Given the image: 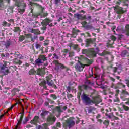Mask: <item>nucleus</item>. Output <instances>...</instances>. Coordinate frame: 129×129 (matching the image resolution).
I'll return each mask as SVG.
<instances>
[{
	"instance_id": "5fc2aeb1",
	"label": "nucleus",
	"mask_w": 129,
	"mask_h": 129,
	"mask_svg": "<svg viewBox=\"0 0 129 129\" xmlns=\"http://www.w3.org/2000/svg\"><path fill=\"white\" fill-rule=\"evenodd\" d=\"M49 40H46L44 41V43L43 44L44 46H48V45H49Z\"/></svg>"
},
{
	"instance_id": "de8ad7c7",
	"label": "nucleus",
	"mask_w": 129,
	"mask_h": 129,
	"mask_svg": "<svg viewBox=\"0 0 129 129\" xmlns=\"http://www.w3.org/2000/svg\"><path fill=\"white\" fill-rule=\"evenodd\" d=\"M110 39H111V40L113 41V42H114L115 41H116V37L114 35H111L110 36Z\"/></svg>"
},
{
	"instance_id": "2eb2a0df",
	"label": "nucleus",
	"mask_w": 129,
	"mask_h": 129,
	"mask_svg": "<svg viewBox=\"0 0 129 129\" xmlns=\"http://www.w3.org/2000/svg\"><path fill=\"white\" fill-rule=\"evenodd\" d=\"M79 32H80L79 30L73 28L72 30V34L69 35L72 38H76V36L78 35V33H79Z\"/></svg>"
},
{
	"instance_id": "5701e85b",
	"label": "nucleus",
	"mask_w": 129,
	"mask_h": 129,
	"mask_svg": "<svg viewBox=\"0 0 129 129\" xmlns=\"http://www.w3.org/2000/svg\"><path fill=\"white\" fill-rule=\"evenodd\" d=\"M36 129H49L48 128V124L44 123L42 124V125H38L36 126Z\"/></svg>"
},
{
	"instance_id": "69168bd1",
	"label": "nucleus",
	"mask_w": 129,
	"mask_h": 129,
	"mask_svg": "<svg viewBox=\"0 0 129 129\" xmlns=\"http://www.w3.org/2000/svg\"><path fill=\"white\" fill-rule=\"evenodd\" d=\"M77 42H79V43H82L83 41L82 39L80 38L77 39Z\"/></svg>"
},
{
	"instance_id": "7c9ffc66",
	"label": "nucleus",
	"mask_w": 129,
	"mask_h": 129,
	"mask_svg": "<svg viewBox=\"0 0 129 129\" xmlns=\"http://www.w3.org/2000/svg\"><path fill=\"white\" fill-rule=\"evenodd\" d=\"M23 115H21L20 117V118L19 120H18V123L17 126H16L15 129H18V125H19V124H21L22 123V121L23 120Z\"/></svg>"
},
{
	"instance_id": "aec40b11",
	"label": "nucleus",
	"mask_w": 129,
	"mask_h": 129,
	"mask_svg": "<svg viewBox=\"0 0 129 129\" xmlns=\"http://www.w3.org/2000/svg\"><path fill=\"white\" fill-rule=\"evenodd\" d=\"M36 73H37V75H40V76H43L45 73V71H44V69L38 68L36 71Z\"/></svg>"
},
{
	"instance_id": "a18cd8bd",
	"label": "nucleus",
	"mask_w": 129,
	"mask_h": 129,
	"mask_svg": "<svg viewBox=\"0 0 129 129\" xmlns=\"http://www.w3.org/2000/svg\"><path fill=\"white\" fill-rule=\"evenodd\" d=\"M123 108L124 110H125V111H128L129 110V107L127 106H125V105H123Z\"/></svg>"
},
{
	"instance_id": "cd10ccee",
	"label": "nucleus",
	"mask_w": 129,
	"mask_h": 129,
	"mask_svg": "<svg viewBox=\"0 0 129 129\" xmlns=\"http://www.w3.org/2000/svg\"><path fill=\"white\" fill-rule=\"evenodd\" d=\"M96 108L94 107L90 106V107L88 108L87 110L88 113H92V111H95Z\"/></svg>"
},
{
	"instance_id": "72a5a7b5",
	"label": "nucleus",
	"mask_w": 129,
	"mask_h": 129,
	"mask_svg": "<svg viewBox=\"0 0 129 129\" xmlns=\"http://www.w3.org/2000/svg\"><path fill=\"white\" fill-rule=\"evenodd\" d=\"M127 55H128V52L126 50H123L121 54L122 57H125L126 56H127Z\"/></svg>"
},
{
	"instance_id": "f8f14e48",
	"label": "nucleus",
	"mask_w": 129,
	"mask_h": 129,
	"mask_svg": "<svg viewBox=\"0 0 129 129\" xmlns=\"http://www.w3.org/2000/svg\"><path fill=\"white\" fill-rule=\"evenodd\" d=\"M11 0H0V10L3 11L5 9V4H10Z\"/></svg>"
},
{
	"instance_id": "4c0bfd02",
	"label": "nucleus",
	"mask_w": 129,
	"mask_h": 129,
	"mask_svg": "<svg viewBox=\"0 0 129 129\" xmlns=\"http://www.w3.org/2000/svg\"><path fill=\"white\" fill-rule=\"evenodd\" d=\"M74 17H75L76 18H77L79 19H83L82 15L77 13L74 14Z\"/></svg>"
},
{
	"instance_id": "4be33fe9",
	"label": "nucleus",
	"mask_w": 129,
	"mask_h": 129,
	"mask_svg": "<svg viewBox=\"0 0 129 129\" xmlns=\"http://www.w3.org/2000/svg\"><path fill=\"white\" fill-rule=\"evenodd\" d=\"M101 101V100L98 97H95L93 98L92 104V103L94 104H95V103H100V102Z\"/></svg>"
},
{
	"instance_id": "0e129e2a",
	"label": "nucleus",
	"mask_w": 129,
	"mask_h": 129,
	"mask_svg": "<svg viewBox=\"0 0 129 129\" xmlns=\"http://www.w3.org/2000/svg\"><path fill=\"white\" fill-rule=\"evenodd\" d=\"M44 40H45V37H44V36H40L39 37V41H44Z\"/></svg>"
},
{
	"instance_id": "09e8293b",
	"label": "nucleus",
	"mask_w": 129,
	"mask_h": 129,
	"mask_svg": "<svg viewBox=\"0 0 129 129\" xmlns=\"http://www.w3.org/2000/svg\"><path fill=\"white\" fill-rule=\"evenodd\" d=\"M50 97H52L54 100H56V99H57V96H56V95L55 94H51Z\"/></svg>"
},
{
	"instance_id": "b1692460",
	"label": "nucleus",
	"mask_w": 129,
	"mask_h": 129,
	"mask_svg": "<svg viewBox=\"0 0 129 129\" xmlns=\"http://www.w3.org/2000/svg\"><path fill=\"white\" fill-rule=\"evenodd\" d=\"M116 9L117 10V14H123L125 12L122 7H117Z\"/></svg>"
},
{
	"instance_id": "20e7f679",
	"label": "nucleus",
	"mask_w": 129,
	"mask_h": 129,
	"mask_svg": "<svg viewBox=\"0 0 129 129\" xmlns=\"http://www.w3.org/2000/svg\"><path fill=\"white\" fill-rule=\"evenodd\" d=\"M99 52V49L98 48H90L89 50L83 49L82 53L83 54L86 55L87 57H96V54H98Z\"/></svg>"
},
{
	"instance_id": "e2e57ef3",
	"label": "nucleus",
	"mask_w": 129,
	"mask_h": 129,
	"mask_svg": "<svg viewBox=\"0 0 129 129\" xmlns=\"http://www.w3.org/2000/svg\"><path fill=\"white\" fill-rule=\"evenodd\" d=\"M39 51H41V54H44V47H42L39 48Z\"/></svg>"
},
{
	"instance_id": "0eeeda50",
	"label": "nucleus",
	"mask_w": 129,
	"mask_h": 129,
	"mask_svg": "<svg viewBox=\"0 0 129 129\" xmlns=\"http://www.w3.org/2000/svg\"><path fill=\"white\" fill-rule=\"evenodd\" d=\"M45 61H47V57L45 55H40L39 57L35 60V65L41 66L44 63Z\"/></svg>"
},
{
	"instance_id": "9b49d317",
	"label": "nucleus",
	"mask_w": 129,
	"mask_h": 129,
	"mask_svg": "<svg viewBox=\"0 0 129 129\" xmlns=\"http://www.w3.org/2000/svg\"><path fill=\"white\" fill-rule=\"evenodd\" d=\"M30 123L34 125H37L38 123H40V117L38 116H35L33 119L31 120Z\"/></svg>"
},
{
	"instance_id": "dca6fc26",
	"label": "nucleus",
	"mask_w": 129,
	"mask_h": 129,
	"mask_svg": "<svg viewBox=\"0 0 129 129\" xmlns=\"http://www.w3.org/2000/svg\"><path fill=\"white\" fill-rule=\"evenodd\" d=\"M122 70V67L121 65H119L117 67L113 68V71L114 73L117 72L118 74H120Z\"/></svg>"
},
{
	"instance_id": "37998d69",
	"label": "nucleus",
	"mask_w": 129,
	"mask_h": 129,
	"mask_svg": "<svg viewBox=\"0 0 129 129\" xmlns=\"http://www.w3.org/2000/svg\"><path fill=\"white\" fill-rule=\"evenodd\" d=\"M38 36L37 35H35L33 37H31V41L34 42H35V40H37V39H38Z\"/></svg>"
},
{
	"instance_id": "f03ea898",
	"label": "nucleus",
	"mask_w": 129,
	"mask_h": 129,
	"mask_svg": "<svg viewBox=\"0 0 129 129\" xmlns=\"http://www.w3.org/2000/svg\"><path fill=\"white\" fill-rule=\"evenodd\" d=\"M40 83L39 85L40 86H43L44 88L45 89L47 88L46 84H47L49 86H51L55 88V89H57V86L54 84V81L51 80L50 76H47L46 77L45 80L42 79H39Z\"/></svg>"
},
{
	"instance_id": "e433bc0d",
	"label": "nucleus",
	"mask_w": 129,
	"mask_h": 129,
	"mask_svg": "<svg viewBox=\"0 0 129 129\" xmlns=\"http://www.w3.org/2000/svg\"><path fill=\"white\" fill-rule=\"evenodd\" d=\"M13 62L14 63H15V64H19V65H21V64H22V61L17 59V58H15L13 60Z\"/></svg>"
},
{
	"instance_id": "4d7b16f0",
	"label": "nucleus",
	"mask_w": 129,
	"mask_h": 129,
	"mask_svg": "<svg viewBox=\"0 0 129 129\" xmlns=\"http://www.w3.org/2000/svg\"><path fill=\"white\" fill-rule=\"evenodd\" d=\"M115 29H116V26H113L112 27V32H114V34L115 35H116V33H115Z\"/></svg>"
},
{
	"instance_id": "9d476101",
	"label": "nucleus",
	"mask_w": 129,
	"mask_h": 129,
	"mask_svg": "<svg viewBox=\"0 0 129 129\" xmlns=\"http://www.w3.org/2000/svg\"><path fill=\"white\" fill-rule=\"evenodd\" d=\"M55 62L56 65H58L59 67H60V68H61V69H66V72H67L68 74H70V72L71 71H70V69H69V68L64 66V64L59 63L58 61H55Z\"/></svg>"
},
{
	"instance_id": "4468645a",
	"label": "nucleus",
	"mask_w": 129,
	"mask_h": 129,
	"mask_svg": "<svg viewBox=\"0 0 129 129\" xmlns=\"http://www.w3.org/2000/svg\"><path fill=\"white\" fill-rule=\"evenodd\" d=\"M66 109H67V107H66V106H64L63 108H61V107L59 106H56L54 108V110H55V111H57V112L59 113V115H61L60 113L63 112V110H66Z\"/></svg>"
},
{
	"instance_id": "a878e982",
	"label": "nucleus",
	"mask_w": 129,
	"mask_h": 129,
	"mask_svg": "<svg viewBox=\"0 0 129 129\" xmlns=\"http://www.w3.org/2000/svg\"><path fill=\"white\" fill-rule=\"evenodd\" d=\"M32 2L31 3V5L32 6V7H33V6H37V7H39V6L36 5V4L37 3H37V2H40V3H43V0H31Z\"/></svg>"
},
{
	"instance_id": "c03bdc74",
	"label": "nucleus",
	"mask_w": 129,
	"mask_h": 129,
	"mask_svg": "<svg viewBox=\"0 0 129 129\" xmlns=\"http://www.w3.org/2000/svg\"><path fill=\"white\" fill-rule=\"evenodd\" d=\"M29 118L25 117L24 120L23 121V124H26L28 122V121H29Z\"/></svg>"
},
{
	"instance_id": "8fccbe9b",
	"label": "nucleus",
	"mask_w": 129,
	"mask_h": 129,
	"mask_svg": "<svg viewBox=\"0 0 129 129\" xmlns=\"http://www.w3.org/2000/svg\"><path fill=\"white\" fill-rule=\"evenodd\" d=\"M47 101H48V103H50L51 104H53L54 103V101L52 100L51 99L47 98Z\"/></svg>"
},
{
	"instance_id": "393cba45",
	"label": "nucleus",
	"mask_w": 129,
	"mask_h": 129,
	"mask_svg": "<svg viewBox=\"0 0 129 129\" xmlns=\"http://www.w3.org/2000/svg\"><path fill=\"white\" fill-rule=\"evenodd\" d=\"M14 13V7L11 6L8 8L7 9V14H9V15H13V13Z\"/></svg>"
},
{
	"instance_id": "473e14b6",
	"label": "nucleus",
	"mask_w": 129,
	"mask_h": 129,
	"mask_svg": "<svg viewBox=\"0 0 129 129\" xmlns=\"http://www.w3.org/2000/svg\"><path fill=\"white\" fill-rule=\"evenodd\" d=\"M52 22V20H49L48 19H45L43 21V22L44 23V25L47 26V25H49V23H51Z\"/></svg>"
},
{
	"instance_id": "58836bf2",
	"label": "nucleus",
	"mask_w": 129,
	"mask_h": 129,
	"mask_svg": "<svg viewBox=\"0 0 129 129\" xmlns=\"http://www.w3.org/2000/svg\"><path fill=\"white\" fill-rule=\"evenodd\" d=\"M126 35L129 36V24H127L125 26Z\"/></svg>"
},
{
	"instance_id": "ea45409f",
	"label": "nucleus",
	"mask_w": 129,
	"mask_h": 129,
	"mask_svg": "<svg viewBox=\"0 0 129 129\" xmlns=\"http://www.w3.org/2000/svg\"><path fill=\"white\" fill-rule=\"evenodd\" d=\"M17 14L18 15H22L23 14V13H24V12H25V10H23V9H18L17 10Z\"/></svg>"
},
{
	"instance_id": "bf43d9fd",
	"label": "nucleus",
	"mask_w": 129,
	"mask_h": 129,
	"mask_svg": "<svg viewBox=\"0 0 129 129\" xmlns=\"http://www.w3.org/2000/svg\"><path fill=\"white\" fill-rule=\"evenodd\" d=\"M61 0H54V4L55 5H58V4H60Z\"/></svg>"
},
{
	"instance_id": "1a4fd4ad",
	"label": "nucleus",
	"mask_w": 129,
	"mask_h": 129,
	"mask_svg": "<svg viewBox=\"0 0 129 129\" xmlns=\"http://www.w3.org/2000/svg\"><path fill=\"white\" fill-rule=\"evenodd\" d=\"M125 95H129V93L128 91H126L125 90H122V95L121 96V98L123 99L124 101L128 100L127 102H126L125 103V104H128L129 105V99L127 98H124V97Z\"/></svg>"
},
{
	"instance_id": "c756f323",
	"label": "nucleus",
	"mask_w": 129,
	"mask_h": 129,
	"mask_svg": "<svg viewBox=\"0 0 129 129\" xmlns=\"http://www.w3.org/2000/svg\"><path fill=\"white\" fill-rule=\"evenodd\" d=\"M87 86L85 85H83L82 86H79V90H80L81 91H82L83 90H86V89H87Z\"/></svg>"
},
{
	"instance_id": "603ef678",
	"label": "nucleus",
	"mask_w": 129,
	"mask_h": 129,
	"mask_svg": "<svg viewBox=\"0 0 129 129\" xmlns=\"http://www.w3.org/2000/svg\"><path fill=\"white\" fill-rule=\"evenodd\" d=\"M67 97H68V99H70V98H72L73 97V95H72V94H69L68 93Z\"/></svg>"
},
{
	"instance_id": "6e6d98bb",
	"label": "nucleus",
	"mask_w": 129,
	"mask_h": 129,
	"mask_svg": "<svg viewBox=\"0 0 129 129\" xmlns=\"http://www.w3.org/2000/svg\"><path fill=\"white\" fill-rule=\"evenodd\" d=\"M15 5L17 6V7H21V2H20V1H16Z\"/></svg>"
},
{
	"instance_id": "f3484780",
	"label": "nucleus",
	"mask_w": 129,
	"mask_h": 129,
	"mask_svg": "<svg viewBox=\"0 0 129 129\" xmlns=\"http://www.w3.org/2000/svg\"><path fill=\"white\" fill-rule=\"evenodd\" d=\"M70 47H71V48H73L74 50H75V51H77V53H79V52L80 51V48H79V46H78V44H74L73 43H70Z\"/></svg>"
},
{
	"instance_id": "f704fd0d",
	"label": "nucleus",
	"mask_w": 129,
	"mask_h": 129,
	"mask_svg": "<svg viewBox=\"0 0 129 129\" xmlns=\"http://www.w3.org/2000/svg\"><path fill=\"white\" fill-rule=\"evenodd\" d=\"M4 46L6 48V49H9L10 48V46H11V41H7L5 42Z\"/></svg>"
},
{
	"instance_id": "39448f33",
	"label": "nucleus",
	"mask_w": 129,
	"mask_h": 129,
	"mask_svg": "<svg viewBox=\"0 0 129 129\" xmlns=\"http://www.w3.org/2000/svg\"><path fill=\"white\" fill-rule=\"evenodd\" d=\"M74 125H75V121H74V118L70 117L66 120L63 126L66 129H71V127H73Z\"/></svg>"
},
{
	"instance_id": "c9c22d12",
	"label": "nucleus",
	"mask_w": 129,
	"mask_h": 129,
	"mask_svg": "<svg viewBox=\"0 0 129 129\" xmlns=\"http://www.w3.org/2000/svg\"><path fill=\"white\" fill-rule=\"evenodd\" d=\"M48 113H49L48 111H43L41 113L40 115L42 118H44L45 117V115H47Z\"/></svg>"
},
{
	"instance_id": "412c9836",
	"label": "nucleus",
	"mask_w": 129,
	"mask_h": 129,
	"mask_svg": "<svg viewBox=\"0 0 129 129\" xmlns=\"http://www.w3.org/2000/svg\"><path fill=\"white\" fill-rule=\"evenodd\" d=\"M95 42V38H90L87 39L86 43V47H89L90 44H93Z\"/></svg>"
},
{
	"instance_id": "ddd939ff",
	"label": "nucleus",
	"mask_w": 129,
	"mask_h": 129,
	"mask_svg": "<svg viewBox=\"0 0 129 129\" xmlns=\"http://www.w3.org/2000/svg\"><path fill=\"white\" fill-rule=\"evenodd\" d=\"M29 32L32 34H34V35L36 36L41 35V31H40L39 29L30 28L29 29Z\"/></svg>"
},
{
	"instance_id": "680f3d73",
	"label": "nucleus",
	"mask_w": 129,
	"mask_h": 129,
	"mask_svg": "<svg viewBox=\"0 0 129 129\" xmlns=\"http://www.w3.org/2000/svg\"><path fill=\"white\" fill-rule=\"evenodd\" d=\"M35 48L36 49H39V48H41L40 44H39L38 43L35 44Z\"/></svg>"
},
{
	"instance_id": "49530a36",
	"label": "nucleus",
	"mask_w": 129,
	"mask_h": 129,
	"mask_svg": "<svg viewBox=\"0 0 129 129\" xmlns=\"http://www.w3.org/2000/svg\"><path fill=\"white\" fill-rule=\"evenodd\" d=\"M103 124H104V125H106V126H108V125H109V120L104 121V122H103Z\"/></svg>"
},
{
	"instance_id": "bb28decb",
	"label": "nucleus",
	"mask_w": 129,
	"mask_h": 129,
	"mask_svg": "<svg viewBox=\"0 0 129 129\" xmlns=\"http://www.w3.org/2000/svg\"><path fill=\"white\" fill-rule=\"evenodd\" d=\"M121 1L124 3L125 6H128L129 0H120V1L117 2V5H119Z\"/></svg>"
},
{
	"instance_id": "c85d7f7f",
	"label": "nucleus",
	"mask_w": 129,
	"mask_h": 129,
	"mask_svg": "<svg viewBox=\"0 0 129 129\" xmlns=\"http://www.w3.org/2000/svg\"><path fill=\"white\" fill-rule=\"evenodd\" d=\"M116 84H117L116 87L117 89H119V88H121V87H123V88L125 87V85H124L122 83L118 82Z\"/></svg>"
},
{
	"instance_id": "2f4dec72",
	"label": "nucleus",
	"mask_w": 129,
	"mask_h": 129,
	"mask_svg": "<svg viewBox=\"0 0 129 129\" xmlns=\"http://www.w3.org/2000/svg\"><path fill=\"white\" fill-rule=\"evenodd\" d=\"M83 19H84V20H86L87 21H88L89 23H90V22L91 21V16L90 15H88V16L85 15L83 17Z\"/></svg>"
},
{
	"instance_id": "6ab92c4d",
	"label": "nucleus",
	"mask_w": 129,
	"mask_h": 129,
	"mask_svg": "<svg viewBox=\"0 0 129 129\" xmlns=\"http://www.w3.org/2000/svg\"><path fill=\"white\" fill-rule=\"evenodd\" d=\"M82 25L84 26V28H85V29H86V30H91V29H93L92 25H87V22H86V21L82 22Z\"/></svg>"
},
{
	"instance_id": "f257e3e1",
	"label": "nucleus",
	"mask_w": 129,
	"mask_h": 129,
	"mask_svg": "<svg viewBox=\"0 0 129 129\" xmlns=\"http://www.w3.org/2000/svg\"><path fill=\"white\" fill-rule=\"evenodd\" d=\"M81 61L83 62V63L87 64H84L79 60L78 62L76 63L75 66V68L76 71H78V72H81V71H83V69H84L85 66H89V65L92 64L93 62V60L92 59H89L86 57H82Z\"/></svg>"
},
{
	"instance_id": "774afa93",
	"label": "nucleus",
	"mask_w": 129,
	"mask_h": 129,
	"mask_svg": "<svg viewBox=\"0 0 129 129\" xmlns=\"http://www.w3.org/2000/svg\"><path fill=\"white\" fill-rule=\"evenodd\" d=\"M3 26H4V27H6V26H8V22L4 21L3 23Z\"/></svg>"
},
{
	"instance_id": "338daca9",
	"label": "nucleus",
	"mask_w": 129,
	"mask_h": 129,
	"mask_svg": "<svg viewBox=\"0 0 129 129\" xmlns=\"http://www.w3.org/2000/svg\"><path fill=\"white\" fill-rule=\"evenodd\" d=\"M54 57L56 59V60H58V59H59V57L58 56V55H57V54H56V53H54L53 54Z\"/></svg>"
},
{
	"instance_id": "864d4df0",
	"label": "nucleus",
	"mask_w": 129,
	"mask_h": 129,
	"mask_svg": "<svg viewBox=\"0 0 129 129\" xmlns=\"http://www.w3.org/2000/svg\"><path fill=\"white\" fill-rule=\"evenodd\" d=\"M117 84H112L111 86V88H114V89H117Z\"/></svg>"
},
{
	"instance_id": "a211bd4d",
	"label": "nucleus",
	"mask_w": 129,
	"mask_h": 129,
	"mask_svg": "<svg viewBox=\"0 0 129 129\" xmlns=\"http://www.w3.org/2000/svg\"><path fill=\"white\" fill-rule=\"evenodd\" d=\"M47 121L49 124H53L56 121V117L48 116L47 118Z\"/></svg>"
},
{
	"instance_id": "423d86ee",
	"label": "nucleus",
	"mask_w": 129,
	"mask_h": 129,
	"mask_svg": "<svg viewBox=\"0 0 129 129\" xmlns=\"http://www.w3.org/2000/svg\"><path fill=\"white\" fill-rule=\"evenodd\" d=\"M10 73V68L7 65L6 62H5L3 64L0 66V73H2L4 75H8Z\"/></svg>"
},
{
	"instance_id": "a19ab883",
	"label": "nucleus",
	"mask_w": 129,
	"mask_h": 129,
	"mask_svg": "<svg viewBox=\"0 0 129 129\" xmlns=\"http://www.w3.org/2000/svg\"><path fill=\"white\" fill-rule=\"evenodd\" d=\"M61 52L62 53V55L63 56H66L67 53H68V50L64 49L61 51Z\"/></svg>"
},
{
	"instance_id": "13d9d810",
	"label": "nucleus",
	"mask_w": 129,
	"mask_h": 129,
	"mask_svg": "<svg viewBox=\"0 0 129 129\" xmlns=\"http://www.w3.org/2000/svg\"><path fill=\"white\" fill-rule=\"evenodd\" d=\"M14 31L15 33H17V32H20V28L19 27H16L14 29Z\"/></svg>"
},
{
	"instance_id": "7ed1b4c3",
	"label": "nucleus",
	"mask_w": 129,
	"mask_h": 129,
	"mask_svg": "<svg viewBox=\"0 0 129 129\" xmlns=\"http://www.w3.org/2000/svg\"><path fill=\"white\" fill-rule=\"evenodd\" d=\"M36 6H38L39 9L41 10V12L40 13H32L31 17L29 19V22H32V21H36L37 19H38L39 16H40V18H45L48 16V13H44L43 11L45 10V8L42 6L38 4H35Z\"/></svg>"
},
{
	"instance_id": "3c124183",
	"label": "nucleus",
	"mask_w": 129,
	"mask_h": 129,
	"mask_svg": "<svg viewBox=\"0 0 129 129\" xmlns=\"http://www.w3.org/2000/svg\"><path fill=\"white\" fill-rule=\"evenodd\" d=\"M108 54H109L108 52L104 51L101 53V56H105V55H107Z\"/></svg>"
},
{
	"instance_id": "052dcab7",
	"label": "nucleus",
	"mask_w": 129,
	"mask_h": 129,
	"mask_svg": "<svg viewBox=\"0 0 129 129\" xmlns=\"http://www.w3.org/2000/svg\"><path fill=\"white\" fill-rule=\"evenodd\" d=\"M69 57H73L74 56V52H69Z\"/></svg>"
},
{
	"instance_id": "6e6552de",
	"label": "nucleus",
	"mask_w": 129,
	"mask_h": 129,
	"mask_svg": "<svg viewBox=\"0 0 129 129\" xmlns=\"http://www.w3.org/2000/svg\"><path fill=\"white\" fill-rule=\"evenodd\" d=\"M81 98L83 103H85L86 105H90V104H92V100H91L90 97H88V95H82Z\"/></svg>"
},
{
	"instance_id": "79ce46f5",
	"label": "nucleus",
	"mask_w": 129,
	"mask_h": 129,
	"mask_svg": "<svg viewBox=\"0 0 129 129\" xmlns=\"http://www.w3.org/2000/svg\"><path fill=\"white\" fill-rule=\"evenodd\" d=\"M60 127H61V123L58 122L56 123V126L53 127V129H59Z\"/></svg>"
}]
</instances>
